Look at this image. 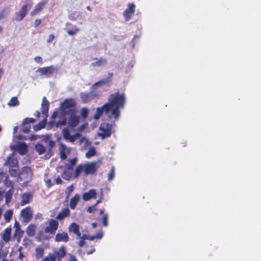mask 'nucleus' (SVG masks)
Here are the masks:
<instances>
[{"label":"nucleus","instance_id":"obj_1","mask_svg":"<svg viewBox=\"0 0 261 261\" xmlns=\"http://www.w3.org/2000/svg\"><path fill=\"white\" fill-rule=\"evenodd\" d=\"M126 97L124 93L116 92L109 95L108 102L106 103L111 112L110 118L114 117L116 120L120 117V110L124 108Z\"/></svg>","mask_w":261,"mask_h":261},{"label":"nucleus","instance_id":"obj_10","mask_svg":"<svg viewBox=\"0 0 261 261\" xmlns=\"http://www.w3.org/2000/svg\"><path fill=\"white\" fill-rule=\"evenodd\" d=\"M107 105H108L105 104L102 106L96 108V113L93 116V118L95 120L99 119L103 113L108 115V116L110 118V115H109V114L110 113H111V112L109 110V108L107 107Z\"/></svg>","mask_w":261,"mask_h":261},{"label":"nucleus","instance_id":"obj_26","mask_svg":"<svg viewBox=\"0 0 261 261\" xmlns=\"http://www.w3.org/2000/svg\"><path fill=\"white\" fill-rule=\"evenodd\" d=\"M80 196L78 194L74 195L72 197L70 200L69 206L71 209L74 210L75 207L79 201Z\"/></svg>","mask_w":261,"mask_h":261},{"label":"nucleus","instance_id":"obj_63","mask_svg":"<svg viewBox=\"0 0 261 261\" xmlns=\"http://www.w3.org/2000/svg\"><path fill=\"white\" fill-rule=\"evenodd\" d=\"M34 116H36L37 118H39L40 116V113L39 111H37L34 113Z\"/></svg>","mask_w":261,"mask_h":261},{"label":"nucleus","instance_id":"obj_7","mask_svg":"<svg viewBox=\"0 0 261 261\" xmlns=\"http://www.w3.org/2000/svg\"><path fill=\"white\" fill-rule=\"evenodd\" d=\"M49 225L44 228V232L46 233L54 234L57 230L59 226L58 221L51 219L48 221Z\"/></svg>","mask_w":261,"mask_h":261},{"label":"nucleus","instance_id":"obj_42","mask_svg":"<svg viewBox=\"0 0 261 261\" xmlns=\"http://www.w3.org/2000/svg\"><path fill=\"white\" fill-rule=\"evenodd\" d=\"M35 252L37 257H41L43 255L44 250L41 247H38L36 249Z\"/></svg>","mask_w":261,"mask_h":261},{"label":"nucleus","instance_id":"obj_31","mask_svg":"<svg viewBox=\"0 0 261 261\" xmlns=\"http://www.w3.org/2000/svg\"><path fill=\"white\" fill-rule=\"evenodd\" d=\"M135 5L134 4H129L128 8L124 12V16H130L134 15Z\"/></svg>","mask_w":261,"mask_h":261},{"label":"nucleus","instance_id":"obj_25","mask_svg":"<svg viewBox=\"0 0 261 261\" xmlns=\"http://www.w3.org/2000/svg\"><path fill=\"white\" fill-rule=\"evenodd\" d=\"M35 149L36 151L39 154H42L47 150L48 151V146L43 143H37L36 144Z\"/></svg>","mask_w":261,"mask_h":261},{"label":"nucleus","instance_id":"obj_52","mask_svg":"<svg viewBox=\"0 0 261 261\" xmlns=\"http://www.w3.org/2000/svg\"><path fill=\"white\" fill-rule=\"evenodd\" d=\"M21 250H22V248L21 247H20L18 248V251L19 252V257H19L20 260H23V258L24 257V255L22 252Z\"/></svg>","mask_w":261,"mask_h":261},{"label":"nucleus","instance_id":"obj_13","mask_svg":"<svg viewBox=\"0 0 261 261\" xmlns=\"http://www.w3.org/2000/svg\"><path fill=\"white\" fill-rule=\"evenodd\" d=\"M62 133L64 138L72 143L74 142L80 136L79 134L71 135L69 130L66 128L63 129Z\"/></svg>","mask_w":261,"mask_h":261},{"label":"nucleus","instance_id":"obj_45","mask_svg":"<svg viewBox=\"0 0 261 261\" xmlns=\"http://www.w3.org/2000/svg\"><path fill=\"white\" fill-rule=\"evenodd\" d=\"M80 142L81 144L84 143V147H87L88 146L90 145V144H91V143L90 142V141L88 139H87L85 138H82L80 139Z\"/></svg>","mask_w":261,"mask_h":261},{"label":"nucleus","instance_id":"obj_50","mask_svg":"<svg viewBox=\"0 0 261 261\" xmlns=\"http://www.w3.org/2000/svg\"><path fill=\"white\" fill-rule=\"evenodd\" d=\"M9 9L6 8L0 12V16H5L9 14Z\"/></svg>","mask_w":261,"mask_h":261},{"label":"nucleus","instance_id":"obj_53","mask_svg":"<svg viewBox=\"0 0 261 261\" xmlns=\"http://www.w3.org/2000/svg\"><path fill=\"white\" fill-rule=\"evenodd\" d=\"M34 61L37 62V63H39L40 64H42L43 63V60L41 57L39 56H37L34 58Z\"/></svg>","mask_w":261,"mask_h":261},{"label":"nucleus","instance_id":"obj_44","mask_svg":"<svg viewBox=\"0 0 261 261\" xmlns=\"http://www.w3.org/2000/svg\"><path fill=\"white\" fill-rule=\"evenodd\" d=\"M79 29L74 28L72 30H67V33L69 35L73 36L79 32Z\"/></svg>","mask_w":261,"mask_h":261},{"label":"nucleus","instance_id":"obj_35","mask_svg":"<svg viewBox=\"0 0 261 261\" xmlns=\"http://www.w3.org/2000/svg\"><path fill=\"white\" fill-rule=\"evenodd\" d=\"M12 215L13 211L11 210H7L4 215V217L6 222H9L12 217Z\"/></svg>","mask_w":261,"mask_h":261},{"label":"nucleus","instance_id":"obj_27","mask_svg":"<svg viewBox=\"0 0 261 261\" xmlns=\"http://www.w3.org/2000/svg\"><path fill=\"white\" fill-rule=\"evenodd\" d=\"M36 227L37 226L35 224H31L29 225L26 230V233L28 236L30 237H33L35 233Z\"/></svg>","mask_w":261,"mask_h":261},{"label":"nucleus","instance_id":"obj_58","mask_svg":"<svg viewBox=\"0 0 261 261\" xmlns=\"http://www.w3.org/2000/svg\"><path fill=\"white\" fill-rule=\"evenodd\" d=\"M55 180L56 181V183L58 185L61 184L62 182V180L59 176L57 178H55Z\"/></svg>","mask_w":261,"mask_h":261},{"label":"nucleus","instance_id":"obj_21","mask_svg":"<svg viewBox=\"0 0 261 261\" xmlns=\"http://www.w3.org/2000/svg\"><path fill=\"white\" fill-rule=\"evenodd\" d=\"M33 197V194L31 192L25 193L23 194L21 197L20 204L24 205L29 203Z\"/></svg>","mask_w":261,"mask_h":261},{"label":"nucleus","instance_id":"obj_48","mask_svg":"<svg viewBox=\"0 0 261 261\" xmlns=\"http://www.w3.org/2000/svg\"><path fill=\"white\" fill-rule=\"evenodd\" d=\"M14 141L16 140H18V141H20L21 140H24L27 139V137L23 135H19L18 136H13Z\"/></svg>","mask_w":261,"mask_h":261},{"label":"nucleus","instance_id":"obj_40","mask_svg":"<svg viewBox=\"0 0 261 261\" xmlns=\"http://www.w3.org/2000/svg\"><path fill=\"white\" fill-rule=\"evenodd\" d=\"M88 112V109L86 108H83L81 110V115L83 119H85L87 117Z\"/></svg>","mask_w":261,"mask_h":261},{"label":"nucleus","instance_id":"obj_43","mask_svg":"<svg viewBox=\"0 0 261 261\" xmlns=\"http://www.w3.org/2000/svg\"><path fill=\"white\" fill-rule=\"evenodd\" d=\"M42 261H56V256L53 254H49Z\"/></svg>","mask_w":261,"mask_h":261},{"label":"nucleus","instance_id":"obj_15","mask_svg":"<svg viewBox=\"0 0 261 261\" xmlns=\"http://www.w3.org/2000/svg\"><path fill=\"white\" fill-rule=\"evenodd\" d=\"M49 107V102L47 100L46 97L44 96L42 98L41 104V113L45 118L48 116V112Z\"/></svg>","mask_w":261,"mask_h":261},{"label":"nucleus","instance_id":"obj_6","mask_svg":"<svg viewBox=\"0 0 261 261\" xmlns=\"http://www.w3.org/2000/svg\"><path fill=\"white\" fill-rule=\"evenodd\" d=\"M67 115L68 116L67 123L70 127L73 128L79 124L80 117L77 115V111Z\"/></svg>","mask_w":261,"mask_h":261},{"label":"nucleus","instance_id":"obj_33","mask_svg":"<svg viewBox=\"0 0 261 261\" xmlns=\"http://www.w3.org/2000/svg\"><path fill=\"white\" fill-rule=\"evenodd\" d=\"M96 150L94 146H91L90 147L89 150L86 153V157L87 158H90L96 154Z\"/></svg>","mask_w":261,"mask_h":261},{"label":"nucleus","instance_id":"obj_54","mask_svg":"<svg viewBox=\"0 0 261 261\" xmlns=\"http://www.w3.org/2000/svg\"><path fill=\"white\" fill-rule=\"evenodd\" d=\"M59 112H57V111H54V113H53V114L51 115V118L52 119L51 121H54V120L58 116L59 117Z\"/></svg>","mask_w":261,"mask_h":261},{"label":"nucleus","instance_id":"obj_11","mask_svg":"<svg viewBox=\"0 0 261 261\" xmlns=\"http://www.w3.org/2000/svg\"><path fill=\"white\" fill-rule=\"evenodd\" d=\"M12 150L18 151L21 154H24L27 152V145L23 142L18 141L15 145H11Z\"/></svg>","mask_w":261,"mask_h":261},{"label":"nucleus","instance_id":"obj_14","mask_svg":"<svg viewBox=\"0 0 261 261\" xmlns=\"http://www.w3.org/2000/svg\"><path fill=\"white\" fill-rule=\"evenodd\" d=\"M69 238L66 232L62 231V232H58L55 238V241L56 242L67 243L69 241Z\"/></svg>","mask_w":261,"mask_h":261},{"label":"nucleus","instance_id":"obj_24","mask_svg":"<svg viewBox=\"0 0 261 261\" xmlns=\"http://www.w3.org/2000/svg\"><path fill=\"white\" fill-rule=\"evenodd\" d=\"M70 215V211L68 207L62 208L61 211L58 214L56 217V219L58 220H62L65 218L69 216Z\"/></svg>","mask_w":261,"mask_h":261},{"label":"nucleus","instance_id":"obj_19","mask_svg":"<svg viewBox=\"0 0 261 261\" xmlns=\"http://www.w3.org/2000/svg\"><path fill=\"white\" fill-rule=\"evenodd\" d=\"M93 60H94L95 62H92L90 65L92 67H102L107 64V59L103 58H93Z\"/></svg>","mask_w":261,"mask_h":261},{"label":"nucleus","instance_id":"obj_32","mask_svg":"<svg viewBox=\"0 0 261 261\" xmlns=\"http://www.w3.org/2000/svg\"><path fill=\"white\" fill-rule=\"evenodd\" d=\"M69 231L73 232L74 234L78 232V230H80L79 226L77 224L73 222L69 226Z\"/></svg>","mask_w":261,"mask_h":261},{"label":"nucleus","instance_id":"obj_64","mask_svg":"<svg viewBox=\"0 0 261 261\" xmlns=\"http://www.w3.org/2000/svg\"><path fill=\"white\" fill-rule=\"evenodd\" d=\"M68 261H77L74 256H71Z\"/></svg>","mask_w":261,"mask_h":261},{"label":"nucleus","instance_id":"obj_49","mask_svg":"<svg viewBox=\"0 0 261 261\" xmlns=\"http://www.w3.org/2000/svg\"><path fill=\"white\" fill-rule=\"evenodd\" d=\"M108 215L107 214H106L104 215V216H103L102 219V224L105 227L108 226Z\"/></svg>","mask_w":261,"mask_h":261},{"label":"nucleus","instance_id":"obj_47","mask_svg":"<svg viewBox=\"0 0 261 261\" xmlns=\"http://www.w3.org/2000/svg\"><path fill=\"white\" fill-rule=\"evenodd\" d=\"M62 177L66 180H68L71 177V173L68 171H64L62 174Z\"/></svg>","mask_w":261,"mask_h":261},{"label":"nucleus","instance_id":"obj_62","mask_svg":"<svg viewBox=\"0 0 261 261\" xmlns=\"http://www.w3.org/2000/svg\"><path fill=\"white\" fill-rule=\"evenodd\" d=\"M41 21L40 19H37L36 20H35V27H37L38 25H39L40 24V23H41Z\"/></svg>","mask_w":261,"mask_h":261},{"label":"nucleus","instance_id":"obj_61","mask_svg":"<svg viewBox=\"0 0 261 261\" xmlns=\"http://www.w3.org/2000/svg\"><path fill=\"white\" fill-rule=\"evenodd\" d=\"M81 239H82L83 240H84V241L85 240H88L89 239V236H88L87 234H84L81 237Z\"/></svg>","mask_w":261,"mask_h":261},{"label":"nucleus","instance_id":"obj_60","mask_svg":"<svg viewBox=\"0 0 261 261\" xmlns=\"http://www.w3.org/2000/svg\"><path fill=\"white\" fill-rule=\"evenodd\" d=\"M85 241L84 240H83L82 239H80V242H79V244H78V245L80 247H82L84 246L85 245Z\"/></svg>","mask_w":261,"mask_h":261},{"label":"nucleus","instance_id":"obj_18","mask_svg":"<svg viewBox=\"0 0 261 261\" xmlns=\"http://www.w3.org/2000/svg\"><path fill=\"white\" fill-rule=\"evenodd\" d=\"M21 215L24 219V221L28 222L32 218L31 209L30 207H27L21 211Z\"/></svg>","mask_w":261,"mask_h":261},{"label":"nucleus","instance_id":"obj_46","mask_svg":"<svg viewBox=\"0 0 261 261\" xmlns=\"http://www.w3.org/2000/svg\"><path fill=\"white\" fill-rule=\"evenodd\" d=\"M12 193H11L10 190L7 191L6 193L5 199H6V202L7 203L10 202L11 198H12Z\"/></svg>","mask_w":261,"mask_h":261},{"label":"nucleus","instance_id":"obj_16","mask_svg":"<svg viewBox=\"0 0 261 261\" xmlns=\"http://www.w3.org/2000/svg\"><path fill=\"white\" fill-rule=\"evenodd\" d=\"M54 252V254L56 256V259L57 258V261H61L66 255V248L64 245H62L59 249L56 250Z\"/></svg>","mask_w":261,"mask_h":261},{"label":"nucleus","instance_id":"obj_39","mask_svg":"<svg viewBox=\"0 0 261 261\" xmlns=\"http://www.w3.org/2000/svg\"><path fill=\"white\" fill-rule=\"evenodd\" d=\"M74 190V187L73 186L70 185V186L68 187L65 191V193L66 195V199H68L71 195V193L73 192Z\"/></svg>","mask_w":261,"mask_h":261},{"label":"nucleus","instance_id":"obj_20","mask_svg":"<svg viewBox=\"0 0 261 261\" xmlns=\"http://www.w3.org/2000/svg\"><path fill=\"white\" fill-rule=\"evenodd\" d=\"M55 68L52 66H47L45 67L39 68L37 71L39 72L41 75H45L48 76L53 74L54 72Z\"/></svg>","mask_w":261,"mask_h":261},{"label":"nucleus","instance_id":"obj_59","mask_svg":"<svg viewBox=\"0 0 261 261\" xmlns=\"http://www.w3.org/2000/svg\"><path fill=\"white\" fill-rule=\"evenodd\" d=\"M95 239H101L102 237V233L100 232L97 233L96 235L94 236Z\"/></svg>","mask_w":261,"mask_h":261},{"label":"nucleus","instance_id":"obj_22","mask_svg":"<svg viewBox=\"0 0 261 261\" xmlns=\"http://www.w3.org/2000/svg\"><path fill=\"white\" fill-rule=\"evenodd\" d=\"M83 199L87 201L90 199H95L96 198V192L95 189H90L88 192H85L83 194Z\"/></svg>","mask_w":261,"mask_h":261},{"label":"nucleus","instance_id":"obj_38","mask_svg":"<svg viewBox=\"0 0 261 261\" xmlns=\"http://www.w3.org/2000/svg\"><path fill=\"white\" fill-rule=\"evenodd\" d=\"M115 176V169L114 166H112L110 172L108 174V180L112 181Z\"/></svg>","mask_w":261,"mask_h":261},{"label":"nucleus","instance_id":"obj_28","mask_svg":"<svg viewBox=\"0 0 261 261\" xmlns=\"http://www.w3.org/2000/svg\"><path fill=\"white\" fill-rule=\"evenodd\" d=\"M32 4H29L23 6L19 11L18 16H25L29 10L30 9Z\"/></svg>","mask_w":261,"mask_h":261},{"label":"nucleus","instance_id":"obj_30","mask_svg":"<svg viewBox=\"0 0 261 261\" xmlns=\"http://www.w3.org/2000/svg\"><path fill=\"white\" fill-rule=\"evenodd\" d=\"M11 228H7L5 229L4 233L3 234V240L6 242H8L10 240V237H11Z\"/></svg>","mask_w":261,"mask_h":261},{"label":"nucleus","instance_id":"obj_34","mask_svg":"<svg viewBox=\"0 0 261 261\" xmlns=\"http://www.w3.org/2000/svg\"><path fill=\"white\" fill-rule=\"evenodd\" d=\"M46 121V118L44 117V119L42 121L34 126V130L35 131H37L44 128L45 126Z\"/></svg>","mask_w":261,"mask_h":261},{"label":"nucleus","instance_id":"obj_55","mask_svg":"<svg viewBox=\"0 0 261 261\" xmlns=\"http://www.w3.org/2000/svg\"><path fill=\"white\" fill-rule=\"evenodd\" d=\"M54 39H55V35L53 34H50L49 35L48 38L47 40V42L48 43H50L54 40Z\"/></svg>","mask_w":261,"mask_h":261},{"label":"nucleus","instance_id":"obj_37","mask_svg":"<svg viewBox=\"0 0 261 261\" xmlns=\"http://www.w3.org/2000/svg\"><path fill=\"white\" fill-rule=\"evenodd\" d=\"M18 104L19 102L16 97H13L11 98L8 103V105L10 107H15L18 106Z\"/></svg>","mask_w":261,"mask_h":261},{"label":"nucleus","instance_id":"obj_3","mask_svg":"<svg viewBox=\"0 0 261 261\" xmlns=\"http://www.w3.org/2000/svg\"><path fill=\"white\" fill-rule=\"evenodd\" d=\"M97 162H90L83 165L77 166L75 169V175L77 177L83 171L86 175L93 174L97 171L98 168Z\"/></svg>","mask_w":261,"mask_h":261},{"label":"nucleus","instance_id":"obj_56","mask_svg":"<svg viewBox=\"0 0 261 261\" xmlns=\"http://www.w3.org/2000/svg\"><path fill=\"white\" fill-rule=\"evenodd\" d=\"M10 174L12 176H15L17 175V172L16 170L11 169L9 170Z\"/></svg>","mask_w":261,"mask_h":261},{"label":"nucleus","instance_id":"obj_51","mask_svg":"<svg viewBox=\"0 0 261 261\" xmlns=\"http://www.w3.org/2000/svg\"><path fill=\"white\" fill-rule=\"evenodd\" d=\"M44 181L45 182L46 187L48 188H50L53 185V184L52 183L51 180L50 179H45Z\"/></svg>","mask_w":261,"mask_h":261},{"label":"nucleus","instance_id":"obj_23","mask_svg":"<svg viewBox=\"0 0 261 261\" xmlns=\"http://www.w3.org/2000/svg\"><path fill=\"white\" fill-rule=\"evenodd\" d=\"M70 150L67 148L65 144H61L60 145V155L62 160H64L67 158V154L69 153Z\"/></svg>","mask_w":261,"mask_h":261},{"label":"nucleus","instance_id":"obj_36","mask_svg":"<svg viewBox=\"0 0 261 261\" xmlns=\"http://www.w3.org/2000/svg\"><path fill=\"white\" fill-rule=\"evenodd\" d=\"M77 162V159L76 158L70 159L69 160V164L67 165V169L68 170H72L73 167L76 164Z\"/></svg>","mask_w":261,"mask_h":261},{"label":"nucleus","instance_id":"obj_12","mask_svg":"<svg viewBox=\"0 0 261 261\" xmlns=\"http://www.w3.org/2000/svg\"><path fill=\"white\" fill-rule=\"evenodd\" d=\"M51 136L49 134L43 135L41 139L42 143L48 146V153H50L51 148L55 145V142L51 140Z\"/></svg>","mask_w":261,"mask_h":261},{"label":"nucleus","instance_id":"obj_41","mask_svg":"<svg viewBox=\"0 0 261 261\" xmlns=\"http://www.w3.org/2000/svg\"><path fill=\"white\" fill-rule=\"evenodd\" d=\"M8 164L12 167H15L17 164V161L15 159L9 158L8 160Z\"/></svg>","mask_w":261,"mask_h":261},{"label":"nucleus","instance_id":"obj_29","mask_svg":"<svg viewBox=\"0 0 261 261\" xmlns=\"http://www.w3.org/2000/svg\"><path fill=\"white\" fill-rule=\"evenodd\" d=\"M45 2H40L38 3L35 7L34 11L31 13V15H34L37 14V13L40 12L45 5Z\"/></svg>","mask_w":261,"mask_h":261},{"label":"nucleus","instance_id":"obj_17","mask_svg":"<svg viewBox=\"0 0 261 261\" xmlns=\"http://www.w3.org/2000/svg\"><path fill=\"white\" fill-rule=\"evenodd\" d=\"M35 122V120L32 118H27L24 119L22 122L21 130L24 133H28L31 128V123Z\"/></svg>","mask_w":261,"mask_h":261},{"label":"nucleus","instance_id":"obj_57","mask_svg":"<svg viewBox=\"0 0 261 261\" xmlns=\"http://www.w3.org/2000/svg\"><path fill=\"white\" fill-rule=\"evenodd\" d=\"M95 209V205H93L92 206L88 207L87 209V212L88 213H93L94 210Z\"/></svg>","mask_w":261,"mask_h":261},{"label":"nucleus","instance_id":"obj_9","mask_svg":"<svg viewBox=\"0 0 261 261\" xmlns=\"http://www.w3.org/2000/svg\"><path fill=\"white\" fill-rule=\"evenodd\" d=\"M59 120L56 122L55 121H51L49 122L48 125L51 127L56 126V127H60L64 126L67 123L66 116L59 113Z\"/></svg>","mask_w":261,"mask_h":261},{"label":"nucleus","instance_id":"obj_5","mask_svg":"<svg viewBox=\"0 0 261 261\" xmlns=\"http://www.w3.org/2000/svg\"><path fill=\"white\" fill-rule=\"evenodd\" d=\"M113 125L111 124L102 123L99 127L100 133H98L97 135L101 137L102 139L108 138L112 134Z\"/></svg>","mask_w":261,"mask_h":261},{"label":"nucleus","instance_id":"obj_4","mask_svg":"<svg viewBox=\"0 0 261 261\" xmlns=\"http://www.w3.org/2000/svg\"><path fill=\"white\" fill-rule=\"evenodd\" d=\"M76 102L72 98L66 99L61 103L59 113L67 115L76 111Z\"/></svg>","mask_w":261,"mask_h":261},{"label":"nucleus","instance_id":"obj_8","mask_svg":"<svg viewBox=\"0 0 261 261\" xmlns=\"http://www.w3.org/2000/svg\"><path fill=\"white\" fill-rule=\"evenodd\" d=\"M32 171L29 167H24L19 174V178L24 182H28L32 177Z\"/></svg>","mask_w":261,"mask_h":261},{"label":"nucleus","instance_id":"obj_2","mask_svg":"<svg viewBox=\"0 0 261 261\" xmlns=\"http://www.w3.org/2000/svg\"><path fill=\"white\" fill-rule=\"evenodd\" d=\"M113 75V73L111 72L108 73V77L103 79L96 83H95L91 88L90 91L89 92H81L80 93V97L82 102L86 103L94 99L98 96V93L95 91L98 87L106 85L111 82V78Z\"/></svg>","mask_w":261,"mask_h":261}]
</instances>
